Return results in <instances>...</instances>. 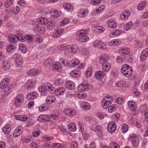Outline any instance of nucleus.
<instances>
[{
  "instance_id": "nucleus-1",
  "label": "nucleus",
  "mask_w": 148,
  "mask_h": 148,
  "mask_svg": "<svg viewBox=\"0 0 148 148\" xmlns=\"http://www.w3.org/2000/svg\"><path fill=\"white\" fill-rule=\"evenodd\" d=\"M87 34L88 31L86 29L78 31L76 33V35L78 37L77 41L81 42L87 41L89 39V38L87 36Z\"/></svg>"
},
{
  "instance_id": "nucleus-2",
  "label": "nucleus",
  "mask_w": 148,
  "mask_h": 148,
  "mask_svg": "<svg viewBox=\"0 0 148 148\" xmlns=\"http://www.w3.org/2000/svg\"><path fill=\"white\" fill-rule=\"evenodd\" d=\"M121 71L125 76L129 77L132 74V69L128 65L124 64L122 66Z\"/></svg>"
},
{
  "instance_id": "nucleus-3",
  "label": "nucleus",
  "mask_w": 148,
  "mask_h": 148,
  "mask_svg": "<svg viewBox=\"0 0 148 148\" xmlns=\"http://www.w3.org/2000/svg\"><path fill=\"white\" fill-rule=\"evenodd\" d=\"M112 97L110 95L105 97L101 101L102 107L104 109L108 108L109 105L112 103Z\"/></svg>"
},
{
  "instance_id": "nucleus-4",
  "label": "nucleus",
  "mask_w": 148,
  "mask_h": 148,
  "mask_svg": "<svg viewBox=\"0 0 148 148\" xmlns=\"http://www.w3.org/2000/svg\"><path fill=\"white\" fill-rule=\"evenodd\" d=\"M130 138L132 141L133 147L135 148L138 147L139 140L138 136L134 134H132L130 135Z\"/></svg>"
},
{
  "instance_id": "nucleus-5",
  "label": "nucleus",
  "mask_w": 148,
  "mask_h": 148,
  "mask_svg": "<svg viewBox=\"0 0 148 148\" xmlns=\"http://www.w3.org/2000/svg\"><path fill=\"white\" fill-rule=\"evenodd\" d=\"M24 97L23 94H18L16 97L15 104L17 107L21 106L23 101Z\"/></svg>"
},
{
  "instance_id": "nucleus-6",
  "label": "nucleus",
  "mask_w": 148,
  "mask_h": 148,
  "mask_svg": "<svg viewBox=\"0 0 148 148\" xmlns=\"http://www.w3.org/2000/svg\"><path fill=\"white\" fill-rule=\"evenodd\" d=\"M76 51L75 47L73 45H69L66 46L64 53L66 55L70 56Z\"/></svg>"
},
{
  "instance_id": "nucleus-7",
  "label": "nucleus",
  "mask_w": 148,
  "mask_h": 148,
  "mask_svg": "<svg viewBox=\"0 0 148 148\" xmlns=\"http://www.w3.org/2000/svg\"><path fill=\"white\" fill-rule=\"evenodd\" d=\"M63 31V29L61 27L56 28L53 34V37L54 38H57L60 37L62 34Z\"/></svg>"
},
{
  "instance_id": "nucleus-8",
  "label": "nucleus",
  "mask_w": 148,
  "mask_h": 148,
  "mask_svg": "<svg viewBox=\"0 0 148 148\" xmlns=\"http://www.w3.org/2000/svg\"><path fill=\"white\" fill-rule=\"evenodd\" d=\"M107 129L108 131L110 133L114 132L116 129V125L114 122L110 123L108 125Z\"/></svg>"
},
{
  "instance_id": "nucleus-9",
  "label": "nucleus",
  "mask_w": 148,
  "mask_h": 148,
  "mask_svg": "<svg viewBox=\"0 0 148 148\" xmlns=\"http://www.w3.org/2000/svg\"><path fill=\"white\" fill-rule=\"evenodd\" d=\"M64 112L65 114L69 116H73L76 114V111L71 108H66L64 109Z\"/></svg>"
},
{
  "instance_id": "nucleus-10",
  "label": "nucleus",
  "mask_w": 148,
  "mask_h": 148,
  "mask_svg": "<svg viewBox=\"0 0 148 148\" xmlns=\"http://www.w3.org/2000/svg\"><path fill=\"white\" fill-rule=\"evenodd\" d=\"M52 66L53 69L57 71L60 72L62 70V65L58 62H54Z\"/></svg>"
},
{
  "instance_id": "nucleus-11",
  "label": "nucleus",
  "mask_w": 148,
  "mask_h": 148,
  "mask_svg": "<svg viewBox=\"0 0 148 148\" xmlns=\"http://www.w3.org/2000/svg\"><path fill=\"white\" fill-rule=\"evenodd\" d=\"M23 128L21 125L17 127L13 133V136L14 137L17 138L22 133Z\"/></svg>"
},
{
  "instance_id": "nucleus-12",
  "label": "nucleus",
  "mask_w": 148,
  "mask_h": 148,
  "mask_svg": "<svg viewBox=\"0 0 148 148\" xmlns=\"http://www.w3.org/2000/svg\"><path fill=\"white\" fill-rule=\"evenodd\" d=\"M10 83V80L7 78L3 79L0 83V88L4 89L7 87Z\"/></svg>"
},
{
  "instance_id": "nucleus-13",
  "label": "nucleus",
  "mask_w": 148,
  "mask_h": 148,
  "mask_svg": "<svg viewBox=\"0 0 148 148\" xmlns=\"http://www.w3.org/2000/svg\"><path fill=\"white\" fill-rule=\"evenodd\" d=\"M148 56V48L144 49L142 52L140 56V60L142 61H144Z\"/></svg>"
},
{
  "instance_id": "nucleus-14",
  "label": "nucleus",
  "mask_w": 148,
  "mask_h": 148,
  "mask_svg": "<svg viewBox=\"0 0 148 148\" xmlns=\"http://www.w3.org/2000/svg\"><path fill=\"white\" fill-rule=\"evenodd\" d=\"M39 73V71L37 69H31L28 70L27 72V74L30 76H37Z\"/></svg>"
},
{
  "instance_id": "nucleus-15",
  "label": "nucleus",
  "mask_w": 148,
  "mask_h": 148,
  "mask_svg": "<svg viewBox=\"0 0 148 148\" xmlns=\"http://www.w3.org/2000/svg\"><path fill=\"white\" fill-rule=\"evenodd\" d=\"M14 56L15 57L16 56H17V53L15 54ZM23 60L19 56L17 57L15 59L16 64L17 67H20L21 66Z\"/></svg>"
},
{
  "instance_id": "nucleus-16",
  "label": "nucleus",
  "mask_w": 148,
  "mask_h": 148,
  "mask_svg": "<svg viewBox=\"0 0 148 148\" xmlns=\"http://www.w3.org/2000/svg\"><path fill=\"white\" fill-rule=\"evenodd\" d=\"M43 86L47 90V91L49 92L50 93H53L54 92L55 88L51 84L49 83H46Z\"/></svg>"
},
{
  "instance_id": "nucleus-17",
  "label": "nucleus",
  "mask_w": 148,
  "mask_h": 148,
  "mask_svg": "<svg viewBox=\"0 0 148 148\" xmlns=\"http://www.w3.org/2000/svg\"><path fill=\"white\" fill-rule=\"evenodd\" d=\"M91 129L93 131L96 132H99L100 133L99 136H101L102 135L101 132L102 128L101 126L96 125H94L92 126Z\"/></svg>"
},
{
  "instance_id": "nucleus-18",
  "label": "nucleus",
  "mask_w": 148,
  "mask_h": 148,
  "mask_svg": "<svg viewBox=\"0 0 148 148\" xmlns=\"http://www.w3.org/2000/svg\"><path fill=\"white\" fill-rule=\"evenodd\" d=\"M38 94L35 92H31L27 95L26 98L28 100L33 99L37 97Z\"/></svg>"
},
{
  "instance_id": "nucleus-19",
  "label": "nucleus",
  "mask_w": 148,
  "mask_h": 148,
  "mask_svg": "<svg viewBox=\"0 0 148 148\" xmlns=\"http://www.w3.org/2000/svg\"><path fill=\"white\" fill-rule=\"evenodd\" d=\"M130 13L128 11H124L121 14L120 17L122 20L127 19L130 15Z\"/></svg>"
},
{
  "instance_id": "nucleus-20",
  "label": "nucleus",
  "mask_w": 148,
  "mask_h": 148,
  "mask_svg": "<svg viewBox=\"0 0 148 148\" xmlns=\"http://www.w3.org/2000/svg\"><path fill=\"white\" fill-rule=\"evenodd\" d=\"M88 13V11L87 9H82L78 13V16L79 18H83L86 16Z\"/></svg>"
},
{
  "instance_id": "nucleus-21",
  "label": "nucleus",
  "mask_w": 148,
  "mask_h": 148,
  "mask_svg": "<svg viewBox=\"0 0 148 148\" xmlns=\"http://www.w3.org/2000/svg\"><path fill=\"white\" fill-rule=\"evenodd\" d=\"M65 91L64 88L60 87L56 88V90L54 89V93L56 95H60L63 94Z\"/></svg>"
},
{
  "instance_id": "nucleus-22",
  "label": "nucleus",
  "mask_w": 148,
  "mask_h": 148,
  "mask_svg": "<svg viewBox=\"0 0 148 148\" xmlns=\"http://www.w3.org/2000/svg\"><path fill=\"white\" fill-rule=\"evenodd\" d=\"M56 98L53 96L49 95L48 96L46 100V103L47 104H52L55 102Z\"/></svg>"
},
{
  "instance_id": "nucleus-23",
  "label": "nucleus",
  "mask_w": 148,
  "mask_h": 148,
  "mask_svg": "<svg viewBox=\"0 0 148 148\" xmlns=\"http://www.w3.org/2000/svg\"><path fill=\"white\" fill-rule=\"evenodd\" d=\"M63 7L67 11L71 12L73 10V6L70 3H66L63 4Z\"/></svg>"
},
{
  "instance_id": "nucleus-24",
  "label": "nucleus",
  "mask_w": 148,
  "mask_h": 148,
  "mask_svg": "<svg viewBox=\"0 0 148 148\" xmlns=\"http://www.w3.org/2000/svg\"><path fill=\"white\" fill-rule=\"evenodd\" d=\"M102 69L105 72L108 71L110 68V64L107 61H104L102 63Z\"/></svg>"
},
{
  "instance_id": "nucleus-25",
  "label": "nucleus",
  "mask_w": 148,
  "mask_h": 148,
  "mask_svg": "<svg viewBox=\"0 0 148 148\" xmlns=\"http://www.w3.org/2000/svg\"><path fill=\"white\" fill-rule=\"evenodd\" d=\"M65 86L66 88L69 89L73 90L75 88V85L72 81H67L66 82Z\"/></svg>"
},
{
  "instance_id": "nucleus-26",
  "label": "nucleus",
  "mask_w": 148,
  "mask_h": 148,
  "mask_svg": "<svg viewBox=\"0 0 148 148\" xmlns=\"http://www.w3.org/2000/svg\"><path fill=\"white\" fill-rule=\"evenodd\" d=\"M51 118L50 117H48V116L45 115H42L38 117V120L41 122L49 121Z\"/></svg>"
},
{
  "instance_id": "nucleus-27",
  "label": "nucleus",
  "mask_w": 148,
  "mask_h": 148,
  "mask_svg": "<svg viewBox=\"0 0 148 148\" xmlns=\"http://www.w3.org/2000/svg\"><path fill=\"white\" fill-rule=\"evenodd\" d=\"M78 90L80 92H84L88 90L89 89L88 87L86 84H82L78 86Z\"/></svg>"
},
{
  "instance_id": "nucleus-28",
  "label": "nucleus",
  "mask_w": 148,
  "mask_h": 148,
  "mask_svg": "<svg viewBox=\"0 0 148 148\" xmlns=\"http://www.w3.org/2000/svg\"><path fill=\"white\" fill-rule=\"evenodd\" d=\"M38 23L42 25H46L48 23V20L46 18L42 17L37 20Z\"/></svg>"
},
{
  "instance_id": "nucleus-29",
  "label": "nucleus",
  "mask_w": 148,
  "mask_h": 148,
  "mask_svg": "<svg viewBox=\"0 0 148 148\" xmlns=\"http://www.w3.org/2000/svg\"><path fill=\"white\" fill-rule=\"evenodd\" d=\"M100 58L99 60V62L100 63H102L104 61H107L109 59V57L106 54H103L101 55L100 57Z\"/></svg>"
},
{
  "instance_id": "nucleus-30",
  "label": "nucleus",
  "mask_w": 148,
  "mask_h": 148,
  "mask_svg": "<svg viewBox=\"0 0 148 148\" xmlns=\"http://www.w3.org/2000/svg\"><path fill=\"white\" fill-rule=\"evenodd\" d=\"M119 52L120 54L127 55L129 53L130 50L128 48L124 47L120 48Z\"/></svg>"
},
{
  "instance_id": "nucleus-31",
  "label": "nucleus",
  "mask_w": 148,
  "mask_h": 148,
  "mask_svg": "<svg viewBox=\"0 0 148 148\" xmlns=\"http://www.w3.org/2000/svg\"><path fill=\"white\" fill-rule=\"evenodd\" d=\"M108 26L110 27L113 28L116 27L117 24L114 20L112 19H109L107 22Z\"/></svg>"
},
{
  "instance_id": "nucleus-32",
  "label": "nucleus",
  "mask_w": 148,
  "mask_h": 148,
  "mask_svg": "<svg viewBox=\"0 0 148 148\" xmlns=\"http://www.w3.org/2000/svg\"><path fill=\"white\" fill-rule=\"evenodd\" d=\"M81 107L84 110H88L90 109V106L87 102H82L81 103Z\"/></svg>"
},
{
  "instance_id": "nucleus-33",
  "label": "nucleus",
  "mask_w": 148,
  "mask_h": 148,
  "mask_svg": "<svg viewBox=\"0 0 148 148\" xmlns=\"http://www.w3.org/2000/svg\"><path fill=\"white\" fill-rule=\"evenodd\" d=\"M105 73L102 71H98L95 73V77L97 79H102L104 76Z\"/></svg>"
},
{
  "instance_id": "nucleus-34",
  "label": "nucleus",
  "mask_w": 148,
  "mask_h": 148,
  "mask_svg": "<svg viewBox=\"0 0 148 148\" xmlns=\"http://www.w3.org/2000/svg\"><path fill=\"white\" fill-rule=\"evenodd\" d=\"M11 129V126L10 125H6L3 127L2 131L5 134H8L10 132Z\"/></svg>"
},
{
  "instance_id": "nucleus-35",
  "label": "nucleus",
  "mask_w": 148,
  "mask_h": 148,
  "mask_svg": "<svg viewBox=\"0 0 148 148\" xmlns=\"http://www.w3.org/2000/svg\"><path fill=\"white\" fill-rule=\"evenodd\" d=\"M79 63V60L76 59L70 61L69 63V66L70 67H74L78 64Z\"/></svg>"
},
{
  "instance_id": "nucleus-36",
  "label": "nucleus",
  "mask_w": 148,
  "mask_h": 148,
  "mask_svg": "<svg viewBox=\"0 0 148 148\" xmlns=\"http://www.w3.org/2000/svg\"><path fill=\"white\" fill-rule=\"evenodd\" d=\"M10 63L9 61L4 60L3 69L5 70H8L10 68Z\"/></svg>"
},
{
  "instance_id": "nucleus-37",
  "label": "nucleus",
  "mask_w": 148,
  "mask_h": 148,
  "mask_svg": "<svg viewBox=\"0 0 148 148\" xmlns=\"http://www.w3.org/2000/svg\"><path fill=\"white\" fill-rule=\"evenodd\" d=\"M38 90L43 95H46L47 94L48 91L43 86L39 87Z\"/></svg>"
},
{
  "instance_id": "nucleus-38",
  "label": "nucleus",
  "mask_w": 148,
  "mask_h": 148,
  "mask_svg": "<svg viewBox=\"0 0 148 148\" xmlns=\"http://www.w3.org/2000/svg\"><path fill=\"white\" fill-rule=\"evenodd\" d=\"M147 4V2L145 1H143L139 3L137 6L138 10H141L143 9L146 6Z\"/></svg>"
},
{
  "instance_id": "nucleus-39",
  "label": "nucleus",
  "mask_w": 148,
  "mask_h": 148,
  "mask_svg": "<svg viewBox=\"0 0 148 148\" xmlns=\"http://www.w3.org/2000/svg\"><path fill=\"white\" fill-rule=\"evenodd\" d=\"M127 104L132 110L133 111H134L136 109V104L132 101H128L127 103Z\"/></svg>"
},
{
  "instance_id": "nucleus-40",
  "label": "nucleus",
  "mask_w": 148,
  "mask_h": 148,
  "mask_svg": "<svg viewBox=\"0 0 148 148\" xmlns=\"http://www.w3.org/2000/svg\"><path fill=\"white\" fill-rule=\"evenodd\" d=\"M126 60L125 56L123 55L118 56L116 58L117 62L120 63L125 62Z\"/></svg>"
},
{
  "instance_id": "nucleus-41",
  "label": "nucleus",
  "mask_w": 148,
  "mask_h": 148,
  "mask_svg": "<svg viewBox=\"0 0 148 148\" xmlns=\"http://www.w3.org/2000/svg\"><path fill=\"white\" fill-rule=\"evenodd\" d=\"M36 84V81L34 80H30L26 82V86L27 88L29 89L32 87Z\"/></svg>"
},
{
  "instance_id": "nucleus-42",
  "label": "nucleus",
  "mask_w": 148,
  "mask_h": 148,
  "mask_svg": "<svg viewBox=\"0 0 148 148\" xmlns=\"http://www.w3.org/2000/svg\"><path fill=\"white\" fill-rule=\"evenodd\" d=\"M68 127L69 130L72 132H75L77 130L76 125L74 123H69L68 125Z\"/></svg>"
},
{
  "instance_id": "nucleus-43",
  "label": "nucleus",
  "mask_w": 148,
  "mask_h": 148,
  "mask_svg": "<svg viewBox=\"0 0 148 148\" xmlns=\"http://www.w3.org/2000/svg\"><path fill=\"white\" fill-rule=\"evenodd\" d=\"M16 35H10L8 37V40L9 41L12 43H15L17 42L16 39Z\"/></svg>"
},
{
  "instance_id": "nucleus-44",
  "label": "nucleus",
  "mask_w": 148,
  "mask_h": 148,
  "mask_svg": "<svg viewBox=\"0 0 148 148\" xmlns=\"http://www.w3.org/2000/svg\"><path fill=\"white\" fill-rule=\"evenodd\" d=\"M80 72L77 70H74L71 71L70 74L73 77H79L80 76Z\"/></svg>"
},
{
  "instance_id": "nucleus-45",
  "label": "nucleus",
  "mask_w": 148,
  "mask_h": 148,
  "mask_svg": "<svg viewBox=\"0 0 148 148\" xmlns=\"http://www.w3.org/2000/svg\"><path fill=\"white\" fill-rule=\"evenodd\" d=\"M108 111L109 113H112L116 111L117 106L115 104H113L108 108Z\"/></svg>"
},
{
  "instance_id": "nucleus-46",
  "label": "nucleus",
  "mask_w": 148,
  "mask_h": 148,
  "mask_svg": "<svg viewBox=\"0 0 148 148\" xmlns=\"http://www.w3.org/2000/svg\"><path fill=\"white\" fill-rule=\"evenodd\" d=\"M17 120H20L23 121H25L27 120V118L24 115H18L16 117Z\"/></svg>"
},
{
  "instance_id": "nucleus-47",
  "label": "nucleus",
  "mask_w": 148,
  "mask_h": 148,
  "mask_svg": "<svg viewBox=\"0 0 148 148\" xmlns=\"http://www.w3.org/2000/svg\"><path fill=\"white\" fill-rule=\"evenodd\" d=\"M49 108V106L47 105L44 104L40 106L39 108V109L40 111H43L48 109Z\"/></svg>"
},
{
  "instance_id": "nucleus-48",
  "label": "nucleus",
  "mask_w": 148,
  "mask_h": 148,
  "mask_svg": "<svg viewBox=\"0 0 148 148\" xmlns=\"http://www.w3.org/2000/svg\"><path fill=\"white\" fill-rule=\"evenodd\" d=\"M13 1L12 0H7L5 2L4 6L6 8H10L13 5Z\"/></svg>"
},
{
  "instance_id": "nucleus-49",
  "label": "nucleus",
  "mask_w": 148,
  "mask_h": 148,
  "mask_svg": "<svg viewBox=\"0 0 148 148\" xmlns=\"http://www.w3.org/2000/svg\"><path fill=\"white\" fill-rule=\"evenodd\" d=\"M23 35L20 34H17L16 35V40H19L21 42H23L24 40V38L22 36Z\"/></svg>"
},
{
  "instance_id": "nucleus-50",
  "label": "nucleus",
  "mask_w": 148,
  "mask_h": 148,
  "mask_svg": "<svg viewBox=\"0 0 148 148\" xmlns=\"http://www.w3.org/2000/svg\"><path fill=\"white\" fill-rule=\"evenodd\" d=\"M133 25V24L132 22H129L124 25V29L125 30L127 31L131 28Z\"/></svg>"
},
{
  "instance_id": "nucleus-51",
  "label": "nucleus",
  "mask_w": 148,
  "mask_h": 148,
  "mask_svg": "<svg viewBox=\"0 0 148 148\" xmlns=\"http://www.w3.org/2000/svg\"><path fill=\"white\" fill-rule=\"evenodd\" d=\"M19 49L23 53H26L27 51V49L25 47V45L22 43L19 45Z\"/></svg>"
},
{
  "instance_id": "nucleus-52",
  "label": "nucleus",
  "mask_w": 148,
  "mask_h": 148,
  "mask_svg": "<svg viewBox=\"0 0 148 148\" xmlns=\"http://www.w3.org/2000/svg\"><path fill=\"white\" fill-rule=\"evenodd\" d=\"M92 71L91 67H89L87 70L85 75L87 77L90 76L92 74Z\"/></svg>"
},
{
  "instance_id": "nucleus-53",
  "label": "nucleus",
  "mask_w": 148,
  "mask_h": 148,
  "mask_svg": "<svg viewBox=\"0 0 148 148\" xmlns=\"http://www.w3.org/2000/svg\"><path fill=\"white\" fill-rule=\"evenodd\" d=\"M52 146L53 148H60L64 147L63 144H61L60 143H53Z\"/></svg>"
},
{
  "instance_id": "nucleus-54",
  "label": "nucleus",
  "mask_w": 148,
  "mask_h": 148,
  "mask_svg": "<svg viewBox=\"0 0 148 148\" xmlns=\"http://www.w3.org/2000/svg\"><path fill=\"white\" fill-rule=\"evenodd\" d=\"M49 24L47 25L48 29H52L55 26V22L54 21L48 22Z\"/></svg>"
},
{
  "instance_id": "nucleus-55",
  "label": "nucleus",
  "mask_w": 148,
  "mask_h": 148,
  "mask_svg": "<svg viewBox=\"0 0 148 148\" xmlns=\"http://www.w3.org/2000/svg\"><path fill=\"white\" fill-rule=\"evenodd\" d=\"M128 126L125 123H123L122 125V132L124 133H126L128 130Z\"/></svg>"
},
{
  "instance_id": "nucleus-56",
  "label": "nucleus",
  "mask_w": 148,
  "mask_h": 148,
  "mask_svg": "<svg viewBox=\"0 0 148 148\" xmlns=\"http://www.w3.org/2000/svg\"><path fill=\"white\" fill-rule=\"evenodd\" d=\"M96 31L98 32L102 33L104 31L105 29L103 27L98 26L96 27Z\"/></svg>"
},
{
  "instance_id": "nucleus-57",
  "label": "nucleus",
  "mask_w": 148,
  "mask_h": 148,
  "mask_svg": "<svg viewBox=\"0 0 148 148\" xmlns=\"http://www.w3.org/2000/svg\"><path fill=\"white\" fill-rule=\"evenodd\" d=\"M125 82L123 81H120L116 84V86L118 87H122L125 86Z\"/></svg>"
},
{
  "instance_id": "nucleus-58",
  "label": "nucleus",
  "mask_w": 148,
  "mask_h": 148,
  "mask_svg": "<svg viewBox=\"0 0 148 148\" xmlns=\"http://www.w3.org/2000/svg\"><path fill=\"white\" fill-rule=\"evenodd\" d=\"M14 47L13 45L10 44L8 45L6 48L7 51L8 52L11 51L12 50L14 49Z\"/></svg>"
},
{
  "instance_id": "nucleus-59",
  "label": "nucleus",
  "mask_w": 148,
  "mask_h": 148,
  "mask_svg": "<svg viewBox=\"0 0 148 148\" xmlns=\"http://www.w3.org/2000/svg\"><path fill=\"white\" fill-rule=\"evenodd\" d=\"M115 101L116 103L121 104L124 102V100L123 97H119L117 98Z\"/></svg>"
},
{
  "instance_id": "nucleus-60",
  "label": "nucleus",
  "mask_w": 148,
  "mask_h": 148,
  "mask_svg": "<svg viewBox=\"0 0 148 148\" xmlns=\"http://www.w3.org/2000/svg\"><path fill=\"white\" fill-rule=\"evenodd\" d=\"M5 89L3 92V94L5 96L9 94L10 92V89L9 87H7L4 88Z\"/></svg>"
},
{
  "instance_id": "nucleus-61",
  "label": "nucleus",
  "mask_w": 148,
  "mask_h": 148,
  "mask_svg": "<svg viewBox=\"0 0 148 148\" xmlns=\"http://www.w3.org/2000/svg\"><path fill=\"white\" fill-rule=\"evenodd\" d=\"M69 22V19L68 18L65 19L60 23V25L61 26H64L65 25L68 23Z\"/></svg>"
},
{
  "instance_id": "nucleus-62",
  "label": "nucleus",
  "mask_w": 148,
  "mask_h": 148,
  "mask_svg": "<svg viewBox=\"0 0 148 148\" xmlns=\"http://www.w3.org/2000/svg\"><path fill=\"white\" fill-rule=\"evenodd\" d=\"M101 0H90L91 4L94 5H98L100 3Z\"/></svg>"
},
{
  "instance_id": "nucleus-63",
  "label": "nucleus",
  "mask_w": 148,
  "mask_h": 148,
  "mask_svg": "<svg viewBox=\"0 0 148 148\" xmlns=\"http://www.w3.org/2000/svg\"><path fill=\"white\" fill-rule=\"evenodd\" d=\"M113 117L114 121H117L120 118V114L118 113H116L113 115Z\"/></svg>"
},
{
  "instance_id": "nucleus-64",
  "label": "nucleus",
  "mask_w": 148,
  "mask_h": 148,
  "mask_svg": "<svg viewBox=\"0 0 148 148\" xmlns=\"http://www.w3.org/2000/svg\"><path fill=\"white\" fill-rule=\"evenodd\" d=\"M102 43V41L101 40H97L93 42V46L94 47L98 46L100 43Z\"/></svg>"
}]
</instances>
